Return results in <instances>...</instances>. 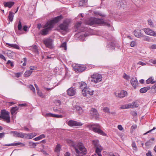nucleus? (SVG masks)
Returning <instances> with one entry per match:
<instances>
[{
  "instance_id": "obj_20",
  "label": "nucleus",
  "mask_w": 156,
  "mask_h": 156,
  "mask_svg": "<svg viewBox=\"0 0 156 156\" xmlns=\"http://www.w3.org/2000/svg\"><path fill=\"white\" fill-rule=\"evenodd\" d=\"M67 94L70 96L74 95L76 93V89L75 88L71 87L67 90Z\"/></svg>"
},
{
  "instance_id": "obj_38",
  "label": "nucleus",
  "mask_w": 156,
  "mask_h": 156,
  "mask_svg": "<svg viewBox=\"0 0 156 156\" xmlns=\"http://www.w3.org/2000/svg\"><path fill=\"white\" fill-rule=\"evenodd\" d=\"M61 149L60 145L59 144H58L56 145L55 149V151L58 153L59 152Z\"/></svg>"
},
{
  "instance_id": "obj_2",
  "label": "nucleus",
  "mask_w": 156,
  "mask_h": 156,
  "mask_svg": "<svg viewBox=\"0 0 156 156\" xmlns=\"http://www.w3.org/2000/svg\"><path fill=\"white\" fill-rule=\"evenodd\" d=\"M87 126L90 129L92 130L95 133L103 136L106 135V134L101 130V127L98 124H90L88 125Z\"/></svg>"
},
{
  "instance_id": "obj_10",
  "label": "nucleus",
  "mask_w": 156,
  "mask_h": 156,
  "mask_svg": "<svg viewBox=\"0 0 156 156\" xmlns=\"http://www.w3.org/2000/svg\"><path fill=\"white\" fill-rule=\"evenodd\" d=\"M52 40L50 38H46L43 40V42L46 47L51 48L52 46Z\"/></svg>"
},
{
  "instance_id": "obj_19",
  "label": "nucleus",
  "mask_w": 156,
  "mask_h": 156,
  "mask_svg": "<svg viewBox=\"0 0 156 156\" xmlns=\"http://www.w3.org/2000/svg\"><path fill=\"white\" fill-rule=\"evenodd\" d=\"M73 109L77 111V112L80 115L83 112L82 108L80 106L78 105L73 106Z\"/></svg>"
},
{
  "instance_id": "obj_33",
  "label": "nucleus",
  "mask_w": 156,
  "mask_h": 156,
  "mask_svg": "<svg viewBox=\"0 0 156 156\" xmlns=\"http://www.w3.org/2000/svg\"><path fill=\"white\" fill-rule=\"evenodd\" d=\"M14 16V14L13 12L11 11H10L8 16V19L10 21L12 22L13 21Z\"/></svg>"
},
{
  "instance_id": "obj_26",
  "label": "nucleus",
  "mask_w": 156,
  "mask_h": 156,
  "mask_svg": "<svg viewBox=\"0 0 156 156\" xmlns=\"http://www.w3.org/2000/svg\"><path fill=\"white\" fill-rule=\"evenodd\" d=\"M92 144L94 146L95 148L100 147H101V146L99 144V141L98 140H95L92 141Z\"/></svg>"
},
{
  "instance_id": "obj_15",
  "label": "nucleus",
  "mask_w": 156,
  "mask_h": 156,
  "mask_svg": "<svg viewBox=\"0 0 156 156\" xmlns=\"http://www.w3.org/2000/svg\"><path fill=\"white\" fill-rule=\"evenodd\" d=\"M82 23V22L81 21H79L78 22H77L75 26V28L77 30H79L81 32L85 31L87 30V28H81L80 26H81V24Z\"/></svg>"
},
{
  "instance_id": "obj_31",
  "label": "nucleus",
  "mask_w": 156,
  "mask_h": 156,
  "mask_svg": "<svg viewBox=\"0 0 156 156\" xmlns=\"http://www.w3.org/2000/svg\"><path fill=\"white\" fill-rule=\"evenodd\" d=\"M154 138H151L145 144V146L147 147L153 144V141L154 140Z\"/></svg>"
},
{
  "instance_id": "obj_36",
  "label": "nucleus",
  "mask_w": 156,
  "mask_h": 156,
  "mask_svg": "<svg viewBox=\"0 0 156 156\" xmlns=\"http://www.w3.org/2000/svg\"><path fill=\"white\" fill-rule=\"evenodd\" d=\"M32 73V71H30V70H27L25 72L24 74V76L25 77H28L31 75Z\"/></svg>"
},
{
  "instance_id": "obj_58",
  "label": "nucleus",
  "mask_w": 156,
  "mask_h": 156,
  "mask_svg": "<svg viewBox=\"0 0 156 156\" xmlns=\"http://www.w3.org/2000/svg\"><path fill=\"white\" fill-rule=\"evenodd\" d=\"M155 93H156V90L151 88V89L150 91V93L154 94Z\"/></svg>"
},
{
  "instance_id": "obj_49",
  "label": "nucleus",
  "mask_w": 156,
  "mask_h": 156,
  "mask_svg": "<svg viewBox=\"0 0 156 156\" xmlns=\"http://www.w3.org/2000/svg\"><path fill=\"white\" fill-rule=\"evenodd\" d=\"M18 30H21L22 28V26L20 20L19 22L18 25Z\"/></svg>"
},
{
  "instance_id": "obj_32",
  "label": "nucleus",
  "mask_w": 156,
  "mask_h": 156,
  "mask_svg": "<svg viewBox=\"0 0 156 156\" xmlns=\"http://www.w3.org/2000/svg\"><path fill=\"white\" fill-rule=\"evenodd\" d=\"M6 44L8 45L9 48H14L15 49H20L19 47L16 44H10L7 43Z\"/></svg>"
},
{
  "instance_id": "obj_51",
  "label": "nucleus",
  "mask_w": 156,
  "mask_h": 156,
  "mask_svg": "<svg viewBox=\"0 0 156 156\" xmlns=\"http://www.w3.org/2000/svg\"><path fill=\"white\" fill-rule=\"evenodd\" d=\"M54 114L51 113H47L45 114V116L46 117H54Z\"/></svg>"
},
{
  "instance_id": "obj_37",
  "label": "nucleus",
  "mask_w": 156,
  "mask_h": 156,
  "mask_svg": "<svg viewBox=\"0 0 156 156\" xmlns=\"http://www.w3.org/2000/svg\"><path fill=\"white\" fill-rule=\"evenodd\" d=\"M153 79L152 78H150L146 80V83L147 84H149L151 83V84H153L155 83V81H153Z\"/></svg>"
},
{
  "instance_id": "obj_43",
  "label": "nucleus",
  "mask_w": 156,
  "mask_h": 156,
  "mask_svg": "<svg viewBox=\"0 0 156 156\" xmlns=\"http://www.w3.org/2000/svg\"><path fill=\"white\" fill-rule=\"evenodd\" d=\"M142 37H143V40L144 41H150V38L149 37L146 36H143Z\"/></svg>"
},
{
  "instance_id": "obj_50",
  "label": "nucleus",
  "mask_w": 156,
  "mask_h": 156,
  "mask_svg": "<svg viewBox=\"0 0 156 156\" xmlns=\"http://www.w3.org/2000/svg\"><path fill=\"white\" fill-rule=\"evenodd\" d=\"M104 111L106 112L110 113V112L109 111V109L108 107H105L103 109Z\"/></svg>"
},
{
  "instance_id": "obj_40",
  "label": "nucleus",
  "mask_w": 156,
  "mask_h": 156,
  "mask_svg": "<svg viewBox=\"0 0 156 156\" xmlns=\"http://www.w3.org/2000/svg\"><path fill=\"white\" fill-rule=\"evenodd\" d=\"M87 2V0H81L79 2V4L80 6H82L84 5V4L86 3Z\"/></svg>"
},
{
  "instance_id": "obj_17",
  "label": "nucleus",
  "mask_w": 156,
  "mask_h": 156,
  "mask_svg": "<svg viewBox=\"0 0 156 156\" xmlns=\"http://www.w3.org/2000/svg\"><path fill=\"white\" fill-rule=\"evenodd\" d=\"M127 92L125 90H122L120 92L115 93V95L117 97L123 98L127 96Z\"/></svg>"
},
{
  "instance_id": "obj_47",
  "label": "nucleus",
  "mask_w": 156,
  "mask_h": 156,
  "mask_svg": "<svg viewBox=\"0 0 156 156\" xmlns=\"http://www.w3.org/2000/svg\"><path fill=\"white\" fill-rule=\"evenodd\" d=\"M29 88L30 89V90H32L34 93H35V90L34 87L32 85H30L29 86Z\"/></svg>"
},
{
  "instance_id": "obj_29",
  "label": "nucleus",
  "mask_w": 156,
  "mask_h": 156,
  "mask_svg": "<svg viewBox=\"0 0 156 156\" xmlns=\"http://www.w3.org/2000/svg\"><path fill=\"white\" fill-rule=\"evenodd\" d=\"M89 35L87 33H85L83 34L82 35H80L79 37V39L81 41H85V37L88 36Z\"/></svg>"
},
{
  "instance_id": "obj_59",
  "label": "nucleus",
  "mask_w": 156,
  "mask_h": 156,
  "mask_svg": "<svg viewBox=\"0 0 156 156\" xmlns=\"http://www.w3.org/2000/svg\"><path fill=\"white\" fill-rule=\"evenodd\" d=\"M23 59L24 60V62L23 64V65L24 66H25L26 65V62L27 59L26 58H24Z\"/></svg>"
},
{
  "instance_id": "obj_56",
  "label": "nucleus",
  "mask_w": 156,
  "mask_h": 156,
  "mask_svg": "<svg viewBox=\"0 0 156 156\" xmlns=\"http://www.w3.org/2000/svg\"><path fill=\"white\" fill-rule=\"evenodd\" d=\"M63 117V116L62 115H58L56 114H54V117H55L56 118H62Z\"/></svg>"
},
{
  "instance_id": "obj_18",
  "label": "nucleus",
  "mask_w": 156,
  "mask_h": 156,
  "mask_svg": "<svg viewBox=\"0 0 156 156\" xmlns=\"http://www.w3.org/2000/svg\"><path fill=\"white\" fill-rule=\"evenodd\" d=\"M10 133L13 134V136L14 137L22 138L24 137L25 133L15 131H12Z\"/></svg>"
},
{
  "instance_id": "obj_61",
  "label": "nucleus",
  "mask_w": 156,
  "mask_h": 156,
  "mask_svg": "<svg viewBox=\"0 0 156 156\" xmlns=\"http://www.w3.org/2000/svg\"><path fill=\"white\" fill-rule=\"evenodd\" d=\"M0 58L4 60L5 61L6 60V59H5V57L3 55H2V54H0Z\"/></svg>"
},
{
  "instance_id": "obj_7",
  "label": "nucleus",
  "mask_w": 156,
  "mask_h": 156,
  "mask_svg": "<svg viewBox=\"0 0 156 156\" xmlns=\"http://www.w3.org/2000/svg\"><path fill=\"white\" fill-rule=\"evenodd\" d=\"M94 91L89 88V87L85 89H83L82 91V93L84 96H87V95H92L94 94Z\"/></svg>"
},
{
  "instance_id": "obj_28",
  "label": "nucleus",
  "mask_w": 156,
  "mask_h": 156,
  "mask_svg": "<svg viewBox=\"0 0 156 156\" xmlns=\"http://www.w3.org/2000/svg\"><path fill=\"white\" fill-rule=\"evenodd\" d=\"M150 87L149 86L144 87L140 89V92L141 93H145L148 90H150Z\"/></svg>"
},
{
  "instance_id": "obj_25",
  "label": "nucleus",
  "mask_w": 156,
  "mask_h": 156,
  "mask_svg": "<svg viewBox=\"0 0 156 156\" xmlns=\"http://www.w3.org/2000/svg\"><path fill=\"white\" fill-rule=\"evenodd\" d=\"M80 88L81 89H85L87 87L86 83L84 82H81L78 83Z\"/></svg>"
},
{
  "instance_id": "obj_39",
  "label": "nucleus",
  "mask_w": 156,
  "mask_h": 156,
  "mask_svg": "<svg viewBox=\"0 0 156 156\" xmlns=\"http://www.w3.org/2000/svg\"><path fill=\"white\" fill-rule=\"evenodd\" d=\"M95 148L96 150L95 152L97 154L101 153V151L102 150V148L101 147H99Z\"/></svg>"
},
{
  "instance_id": "obj_12",
  "label": "nucleus",
  "mask_w": 156,
  "mask_h": 156,
  "mask_svg": "<svg viewBox=\"0 0 156 156\" xmlns=\"http://www.w3.org/2000/svg\"><path fill=\"white\" fill-rule=\"evenodd\" d=\"M90 115L95 119H97L99 117V114L96 109L92 108L90 111Z\"/></svg>"
},
{
  "instance_id": "obj_9",
  "label": "nucleus",
  "mask_w": 156,
  "mask_h": 156,
  "mask_svg": "<svg viewBox=\"0 0 156 156\" xmlns=\"http://www.w3.org/2000/svg\"><path fill=\"white\" fill-rule=\"evenodd\" d=\"M68 125L71 127L74 126H80L83 125L82 123L78 122L76 121L70 120L68 122Z\"/></svg>"
},
{
  "instance_id": "obj_62",
  "label": "nucleus",
  "mask_w": 156,
  "mask_h": 156,
  "mask_svg": "<svg viewBox=\"0 0 156 156\" xmlns=\"http://www.w3.org/2000/svg\"><path fill=\"white\" fill-rule=\"evenodd\" d=\"M118 128L120 130H122L123 129L122 127L120 125H118Z\"/></svg>"
},
{
  "instance_id": "obj_30",
  "label": "nucleus",
  "mask_w": 156,
  "mask_h": 156,
  "mask_svg": "<svg viewBox=\"0 0 156 156\" xmlns=\"http://www.w3.org/2000/svg\"><path fill=\"white\" fill-rule=\"evenodd\" d=\"M35 136L33 133H25L24 137L26 138L31 139Z\"/></svg>"
},
{
  "instance_id": "obj_21",
  "label": "nucleus",
  "mask_w": 156,
  "mask_h": 156,
  "mask_svg": "<svg viewBox=\"0 0 156 156\" xmlns=\"http://www.w3.org/2000/svg\"><path fill=\"white\" fill-rule=\"evenodd\" d=\"M130 83L134 89L136 88L137 85L138 84V81L136 77L132 78L130 80Z\"/></svg>"
},
{
  "instance_id": "obj_34",
  "label": "nucleus",
  "mask_w": 156,
  "mask_h": 156,
  "mask_svg": "<svg viewBox=\"0 0 156 156\" xmlns=\"http://www.w3.org/2000/svg\"><path fill=\"white\" fill-rule=\"evenodd\" d=\"M45 137V135L44 134H42L38 136L35 137L33 140L35 141L39 140L43 138H44Z\"/></svg>"
},
{
  "instance_id": "obj_41",
  "label": "nucleus",
  "mask_w": 156,
  "mask_h": 156,
  "mask_svg": "<svg viewBox=\"0 0 156 156\" xmlns=\"http://www.w3.org/2000/svg\"><path fill=\"white\" fill-rule=\"evenodd\" d=\"M29 145L30 146V148H35L36 146L35 143H34L31 141H30L29 143Z\"/></svg>"
},
{
  "instance_id": "obj_52",
  "label": "nucleus",
  "mask_w": 156,
  "mask_h": 156,
  "mask_svg": "<svg viewBox=\"0 0 156 156\" xmlns=\"http://www.w3.org/2000/svg\"><path fill=\"white\" fill-rule=\"evenodd\" d=\"M128 108H133V102L129 103L128 104H127V106Z\"/></svg>"
},
{
  "instance_id": "obj_42",
  "label": "nucleus",
  "mask_w": 156,
  "mask_h": 156,
  "mask_svg": "<svg viewBox=\"0 0 156 156\" xmlns=\"http://www.w3.org/2000/svg\"><path fill=\"white\" fill-rule=\"evenodd\" d=\"M148 24L151 27H154V26L153 24V23L151 19H149L148 20Z\"/></svg>"
},
{
  "instance_id": "obj_24",
  "label": "nucleus",
  "mask_w": 156,
  "mask_h": 156,
  "mask_svg": "<svg viewBox=\"0 0 156 156\" xmlns=\"http://www.w3.org/2000/svg\"><path fill=\"white\" fill-rule=\"evenodd\" d=\"M134 34L135 36L137 37H140L143 36V34L141 32V30H135L134 31Z\"/></svg>"
},
{
  "instance_id": "obj_54",
  "label": "nucleus",
  "mask_w": 156,
  "mask_h": 156,
  "mask_svg": "<svg viewBox=\"0 0 156 156\" xmlns=\"http://www.w3.org/2000/svg\"><path fill=\"white\" fill-rule=\"evenodd\" d=\"M156 129V128L155 127H154L152 129H151V130H149V131H147V132H146V133H144L143 134L144 135H145L147 134V133H151V132H152V131H153V130H155V129Z\"/></svg>"
},
{
  "instance_id": "obj_3",
  "label": "nucleus",
  "mask_w": 156,
  "mask_h": 156,
  "mask_svg": "<svg viewBox=\"0 0 156 156\" xmlns=\"http://www.w3.org/2000/svg\"><path fill=\"white\" fill-rule=\"evenodd\" d=\"M43 29L40 31L41 34L45 36L48 34L53 27L48 21L43 27Z\"/></svg>"
},
{
  "instance_id": "obj_53",
  "label": "nucleus",
  "mask_w": 156,
  "mask_h": 156,
  "mask_svg": "<svg viewBox=\"0 0 156 156\" xmlns=\"http://www.w3.org/2000/svg\"><path fill=\"white\" fill-rule=\"evenodd\" d=\"M132 146L133 148H134L133 149L134 150H136L137 149V147L136 146L135 143L134 142H133L132 144Z\"/></svg>"
},
{
  "instance_id": "obj_57",
  "label": "nucleus",
  "mask_w": 156,
  "mask_h": 156,
  "mask_svg": "<svg viewBox=\"0 0 156 156\" xmlns=\"http://www.w3.org/2000/svg\"><path fill=\"white\" fill-rule=\"evenodd\" d=\"M127 104L122 105L120 108L122 109H127Z\"/></svg>"
},
{
  "instance_id": "obj_46",
  "label": "nucleus",
  "mask_w": 156,
  "mask_h": 156,
  "mask_svg": "<svg viewBox=\"0 0 156 156\" xmlns=\"http://www.w3.org/2000/svg\"><path fill=\"white\" fill-rule=\"evenodd\" d=\"M60 48H63L64 49H67L66 43L64 42L60 46Z\"/></svg>"
},
{
  "instance_id": "obj_60",
  "label": "nucleus",
  "mask_w": 156,
  "mask_h": 156,
  "mask_svg": "<svg viewBox=\"0 0 156 156\" xmlns=\"http://www.w3.org/2000/svg\"><path fill=\"white\" fill-rule=\"evenodd\" d=\"M136 43L134 41H132L130 44V46L131 47H134L136 44Z\"/></svg>"
},
{
  "instance_id": "obj_27",
  "label": "nucleus",
  "mask_w": 156,
  "mask_h": 156,
  "mask_svg": "<svg viewBox=\"0 0 156 156\" xmlns=\"http://www.w3.org/2000/svg\"><path fill=\"white\" fill-rule=\"evenodd\" d=\"M7 54L9 58H12L15 56V53L10 50H7Z\"/></svg>"
},
{
  "instance_id": "obj_13",
  "label": "nucleus",
  "mask_w": 156,
  "mask_h": 156,
  "mask_svg": "<svg viewBox=\"0 0 156 156\" xmlns=\"http://www.w3.org/2000/svg\"><path fill=\"white\" fill-rule=\"evenodd\" d=\"M145 33L147 35L156 37V33L151 29L149 28H145L144 29Z\"/></svg>"
},
{
  "instance_id": "obj_14",
  "label": "nucleus",
  "mask_w": 156,
  "mask_h": 156,
  "mask_svg": "<svg viewBox=\"0 0 156 156\" xmlns=\"http://www.w3.org/2000/svg\"><path fill=\"white\" fill-rule=\"evenodd\" d=\"M86 69L85 66L83 65H80L78 66H76L74 68V70L78 73L79 72H82L84 71Z\"/></svg>"
},
{
  "instance_id": "obj_1",
  "label": "nucleus",
  "mask_w": 156,
  "mask_h": 156,
  "mask_svg": "<svg viewBox=\"0 0 156 156\" xmlns=\"http://www.w3.org/2000/svg\"><path fill=\"white\" fill-rule=\"evenodd\" d=\"M67 142L75 150V154L76 156H83L87 154V149L82 143L74 142L71 140H68Z\"/></svg>"
},
{
  "instance_id": "obj_64",
  "label": "nucleus",
  "mask_w": 156,
  "mask_h": 156,
  "mask_svg": "<svg viewBox=\"0 0 156 156\" xmlns=\"http://www.w3.org/2000/svg\"><path fill=\"white\" fill-rule=\"evenodd\" d=\"M5 133L4 132L0 133V138H2L4 136Z\"/></svg>"
},
{
  "instance_id": "obj_6",
  "label": "nucleus",
  "mask_w": 156,
  "mask_h": 156,
  "mask_svg": "<svg viewBox=\"0 0 156 156\" xmlns=\"http://www.w3.org/2000/svg\"><path fill=\"white\" fill-rule=\"evenodd\" d=\"M69 25V22L67 20H64L62 23L60 24L58 27L61 30L66 31L68 29Z\"/></svg>"
},
{
  "instance_id": "obj_8",
  "label": "nucleus",
  "mask_w": 156,
  "mask_h": 156,
  "mask_svg": "<svg viewBox=\"0 0 156 156\" xmlns=\"http://www.w3.org/2000/svg\"><path fill=\"white\" fill-rule=\"evenodd\" d=\"M63 16L61 15L54 18L53 20H51L48 22L53 27L55 23L60 21L63 18Z\"/></svg>"
},
{
  "instance_id": "obj_22",
  "label": "nucleus",
  "mask_w": 156,
  "mask_h": 156,
  "mask_svg": "<svg viewBox=\"0 0 156 156\" xmlns=\"http://www.w3.org/2000/svg\"><path fill=\"white\" fill-rule=\"evenodd\" d=\"M106 47L107 48H110V49H115L118 47H116V44L112 42H109L107 43Z\"/></svg>"
},
{
  "instance_id": "obj_4",
  "label": "nucleus",
  "mask_w": 156,
  "mask_h": 156,
  "mask_svg": "<svg viewBox=\"0 0 156 156\" xmlns=\"http://www.w3.org/2000/svg\"><path fill=\"white\" fill-rule=\"evenodd\" d=\"M0 118L4 119L7 122L9 123L10 121L9 112L5 109L2 110L1 112Z\"/></svg>"
},
{
  "instance_id": "obj_44",
  "label": "nucleus",
  "mask_w": 156,
  "mask_h": 156,
  "mask_svg": "<svg viewBox=\"0 0 156 156\" xmlns=\"http://www.w3.org/2000/svg\"><path fill=\"white\" fill-rule=\"evenodd\" d=\"M14 146L21 145V147H24L25 145V144H24L22 143L21 142L14 143Z\"/></svg>"
},
{
  "instance_id": "obj_35",
  "label": "nucleus",
  "mask_w": 156,
  "mask_h": 156,
  "mask_svg": "<svg viewBox=\"0 0 156 156\" xmlns=\"http://www.w3.org/2000/svg\"><path fill=\"white\" fill-rule=\"evenodd\" d=\"M19 107L17 106H15L12 107L11 109V113L12 115L15 113V112L19 109Z\"/></svg>"
},
{
  "instance_id": "obj_48",
  "label": "nucleus",
  "mask_w": 156,
  "mask_h": 156,
  "mask_svg": "<svg viewBox=\"0 0 156 156\" xmlns=\"http://www.w3.org/2000/svg\"><path fill=\"white\" fill-rule=\"evenodd\" d=\"M7 65H10V66L12 67H13L14 66V64L13 63V62H12L10 60L8 61L7 62Z\"/></svg>"
},
{
  "instance_id": "obj_23",
  "label": "nucleus",
  "mask_w": 156,
  "mask_h": 156,
  "mask_svg": "<svg viewBox=\"0 0 156 156\" xmlns=\"http://www.w3.org/2000/svg\"><path fill=\"white\" fill-rule=\"evenodd\" d=\"M14 2L13 1H9L8 2H4L3 3L4 6L5 7L11 8L14 4Z\"/></svg>"
},
{
  "instance_id": "obj_11",
  "label": "nucleus",
  "mask_w": 156,
  "mask_h": 156,
  "mask_svg": "<svg viewBox=\"0 0 156 156\" xmlns=\"http://www.w3.org/2000/svg\"><path fill=\"white\" fill-rule=\"evenodd\" d=\"M95 24H103L108 27L110 26V24L107 22H105L102 19L95 18Z\"/></svg>"
},
{
  "instance_id": "obj_45",
  "label": "nucleus",
  "mask_w": 156,
  "mask_h": 156,
  "mask_svg": "<svg viewBox=\"0 0 156 156\" xmlns=\"http://www.w3.org/2000/svg\"><path fill=\"white\" fill-rule=\"evenodd\" d=\"M123 77L126 80H128L130 78V76L127 75L126 73H124L123 76Z\"/></svg>"
},
{
  "instance_id": "obj_5",
  "label": "nucleus",
  "mask_w": 156,
  "mask_h": 156,
  "mask_svg": "<svg viewBox=\"0 0 156 156\" xmlns=\"http://www.w3.org/2000/svg\"><path fill=\"white\" fill-rule=\"evenodd\" d=\"M102 77L101 74L94 73L92 75L90 80L95 83H97L101 81L102 80Z\"/></svg>"
},
{
  "instance_id": "obj_55",
  "label": "nucleus",
  "mask_w": 156,
  "mask_h": 156,
  "mask_svg": "<svg viewBox=\"0 0 156 156\" xmlns=\"http://www.w3.org/2000/svg\"><path fill=\"white\" fill-rule=\"evenodd\" d=\"M133 107L134 108H137L138 107L139 105L136 102L134 101L133 102Z\"/></svg>"
},
{
  "instance_id": "obj_63",
  "label": "nucleus",
  "mask_w": 156,
  "mask_h": 156,
  "mask_svg": "<svg viewBox=\"0 0 156 156\" xmlns=\"http://www.w3.org/2000/svg\"><path fill=\"white\" fill-rule=\"evenodd\" d=\"M30 70H34L36 69L37 68L36 67L34 66H30Z\"/></svg>"
},
{
  "instance_id": "obj_16",
  "label": "nucleus",
  "mask_w": 156,
  "mask_h": 156,
  "mask_svg": "<svg viewBox=\"0 0 156 156\" xmlns=\"http://www.w3.org/2000/svg\"><path fill=\"white\" fill-rule=\"evenodd\" d=\"M85 23L90 26L95 24V18L91 17L85 20Z\"/></svg>"
}]
</instances>
